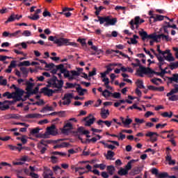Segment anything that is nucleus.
Segmentation results:
<instances>
[{
    "label": "nucleus",
    "mask_w": 178,
    "mask_h": 178,
    "mask_svg": "<svg viewBox=\"0 0 178 178\" xmlns=\"http://www.w3.org/2000/svg\"><path fill=\"white\" fill-rule=\"evenodd\" d=\"M98 19H95V22H99L100 24H104L106 27H108V26H115L116 23L118 22V18H112L111 19L110 16L106 17H101L97 16Z\"/></svg>",
    "instance_id": "nucleus-1"
},
{
    "label": "nucleus",
    "mask_w": 178,
    "mask_h": 178,
    "mask_svg": "<svg viewBox=\"0 0 178 178\" xmlns=\"http://www.w3.org/2000/svg\"><path fill=\"white\" fill-rule=\"evenodd\" d=\"M63 86V81L58 80L56 76H53L47 81V87H51V88H61Z\"/></svg>",
    "instance_id": "nucleus-2"
},
{
    "label": "nucleus",
    "mask_w": 178,
    "mask_h": 178,
    "mask_svg": "<svg viewBox=\"0 0 178 178\" xmlns=\"http://www.w3.org/2000/svg\"><path fill=\"white\" fill-rule=\"evenodd\" d=\"M52 140L48 139H42L38 143V148L40 149L41 154H45V151L48 149V145L51 144Z\"/></svg>",
    "instance_id": "nucleus-3"
},
{
    "label": "nucleus",
    "mask_w": 178,
    "mask_h": 178,
    "mask_svg": "<svg viewBox=\"0 0 178 178\" xmlns=\"http://www.w3.org/2000/svg\"><path fill=\"white\" fill-rule=\"evenodd\" d=\"M54 44H57L58 47H62L63 45H72V47H77V43L70 42L68 39L60 38H56L54 40Z\"/></svg>",
    "instance_id": "nucleus-4"
},
{
    "label": "nucleus",
    "mask_w": 178,
    "mask_h": 178,
    "mask_svg": "<svg viewBox=\"0 0 178 178\" xmlns=\"http://www.w3.org/2000/svg\"><path fill=\"white\" fill-rule=\"evenodd\" d=\"M145 20L141 19L140 17H135L134 19H131L129 22L131 30H134V29H138L140 27V24H143Z\"/></svg>",
    "instance_id": "nucleus-5"
},
{
    "label": "nucleus",
    "mask_w": 178,
    "mask_h": 178,
    "mask_svg": "<svg viewBox=\"0 0 178 178\" xmlns=\"http://www.w3.org/2000/svg\"><path fill=\"white\" fill-rule=\"evenodd\" d=\"M152 69L145 67L140 66L139 69L136 71L137 76L139 77H144V74H150V73H153Z\"/></svg>",
    "instance_id": "nucleus-6"
},
{
    "label": "nucleus",
    "mask_w": 178,
    "mask_h": 178,
    "mask_svg": "<svg viewBox=\"0 0 178 178\" xmlns=\"http://www.w3.org/2000/svg\"><path fill=\"white\" fill-rule=\"evenodd\" d=\"M138 34L141 37L143 41L147 40V38H149V40H154V38H155V33H152L150 35H148V33H147V31H139Z\"/></svg>",
    "instance_id": "nucleus-7"
},
{
    "label": "nucleus",
    "mask_w": 178,
    "mask_h": 178,
    "mask_svg": "<svg viewBox=\"0 0 178 178\" xmlns=\"http://www.w3.org/2000/svg\"><path fill=\"white\" fill-rule=\"evenodd\" d=\"M49 87L47 86L40 89V94H43L47 97H52L55 94V90L49 89Z\"/></svg>",
    "instance_id": "nucleus-8"
},
{
    "label": "nucleus",
    "mask_w": 178,
    "mask_h": 178,
    "mask_svg": "<svg viewBox=\"0 0 178 178\" xmlns=\"http://www.w3.org/2000/svg\"><path fill=\"white\" fill-rule=\"evenodd\" d=\"M72 99H73V94L67 93L64 95V98H63V105H70L72 103Z\"/></svg>",
    "instance_id": "nucleus-9"
},
{
    "label": "nucleus",
    "mask_w": 178,
    "mask_h": 178,
    "mask_svg": "<svg viewBox=\"0 0 178 178\" xmlns=\"http://www.w3.org/2000/svg\"><path fill=\"white\" fill-rule=\"evenodd\" d=\"M106 74H108V73H106V71L101 73V76L103 79L102 81L104 83V86L106 88H107V90H112V87L109 86V78H105L106 77Z\"/></svg>",
    "instance_id": "nucleus-10"
},
{
    "label": "nucleus",
    "mask_w": 178,
    "mask_h": 178,
    "mask_svg": "<svg viewBox=\"0 0 178 178\" xmlns=\"http://www.w3.org/2000/svg\"><path fill=\"white\" fill-rule=\"evenodd\" d=\"M159 170L157 168H152L151 170V172L153 175H155L156 177L158 178H166L168 177H169V174H168V172H161V173H158Z\"/></svg>",
    "instance_id": "nucleus-11"
},
{
    "label": "nucleus",
    "mask_w": 178,
    "mask_h": 178,
    "mask_svg": "<svg viewBox=\"0 0 178 178\" xmlns=\"http://www.w3.org/2000/svg\"><path fill=\"white\" fill-rule=\"evenodd\" d=\"M17 146H14L13 145H8V147L11 151H18V152H22V149H24L25 147H23V144L18 143L17 144Z\"/></svg>",
    "instance_id": "nucleus-12"
},
{
    "label": "nucleus",
    "mask_w": 178,
    "mask_h": 178,
    "mask_svg": "<svg viewBox=\"0 0 178 178\" xmlns=\"http://www.w3.org/2000/svg\"><path fill=\"white\" fill-rule=\"evenodd\" d=\"M58 70H60V73H65V72H66L65 66L63 64H60L58 65H56V67L53 68L51 73H53V74H56Z\"/></svg>",
    "instance_id": "nucleus-13"
},
{
    "label": "nucleus",
    "mask_w": 178,
    "mask_h": 178,
    "mask_svg": "<svg viewBox=\"0 0 178 178\" xmlns=\"http://www.w3.org/2000/svg\"><path fill=\"white\" fill-rule=\"evenodd\" d=\"M162 38L163 40L165 41H170L172 39L169 38V35H165L164 34H160V35H156L155 33V38L154 40L156 42H158L159 40H161Z\"/></svg>",
    "instance_id": "nucleus-14"
},
{
    "label": "nucleus",
    "mask_w": 178,
    "mask_h": 178,
    "mask_svg": "<svg viewBox=\"0 0 178 178\" xmlns=\"http://www.w3.org/2000/svg\"><path fill=\"white\" fill-rule=\"evenodd\" d=\"M165 54H168L167 56H165V55L163 56L165 60H168V62H175V57L173 56V54L170 53V49L165 50Z\"/></svg>",
    "instance_id": "nucleus-15"
},
{
    "label": "nucleus",
    "mask_w": 178,
    "mask_h": 178,
    "mask_svg": "<svg viewBox=\"0 0 178 178\" xmlns=\"http://www.w3.org/2000/svg\"><path fill=\"white\" fill-rule=\"evenodd\" d=\"M165 17V19H169V17H165L163 15H153L152 16L150 17V19H153V22H161V20H163V18Z\"/></svg>",
    "instance_id": "nucleus-16"
},
{
    "label": "nucleus",
    "mask_w": 178,
    "mask_h": 178,
    "mask_svg": "<svg viewBox=\"0 0 178 178\" xmlns=\"http://www.w3.org/2000/svg\"><path fill=\"white\" fill-rule=\"evenodd\" d=\"M83 122H85V126L90 127L91 124H94L95 122V118L92 117V118H88V117H86L83 118Z\"/></svg>",
    "instance_id": "nucleus-17"
},
{
    "label": "nucleus",
    "mask_w": 178,
    "mask_h": 178,
    "mask_svg": "<svg viewBox=\"0 0 178 178\" xmlns=\"http://www.w3.org/2000/svg\"><path fill=\"white\" fill-rule=\"evenodd\" d=\"M156 58L159 60L158 63V66L159 67V69H162V66H163V65H165V57H162V56L161 55H156Z\"/></svg>",
    "instance_id": "nucleus-18"
},
{
    "label": "nucleus",
    "mask_w": 178,
    "mask_h": 178,
    "mask_svg": "<svg viewBox=\"0 0 178 178\" xmlns=\"http://www.w3.org/2000/svg\"><path fill=\"white\" fill-rule=\"evenodd\" d=\"M47 131L48 134L51 136H56V127L55 125H51V127H47Z\"/></svg>",
    "instance_id": "nucleus-19"
},
{
    "label": "nucleus",
    "mask_w": 178,
    "mask_h": 178,
    "mask_svg": "<svg viewBox=\"0 0 178 178\" xmlns=\"http://www.w3.org/2000/svg\"><path fill=\"white\" fill-rule=\"evenodd\" d=\"M100 116L102 119H108V116H109V110L102 108L100 112Z\"/></svg>",
    "instance_id": "nucleus-20"
},
{
    "label": "nucleus",
    "mask_w": 178,
    "mask_h": 178,
    "mask_svg": "<svg viewBox=\"0 0 178 178\" xmlns=\"http://www.w3.org/2000/svg\"><path fill=\"white\" fill-rule=\"evenodd\" d=\"M26 91L27 92V94H30V92H31L32 90H33V87H34V83H30V81H27L26 82Z\"/></svg>",
    "instance_id": "nucleus-21"
},
{
    "label": "nucleus",
    "mask_w": 178,
    "mask_h": 178,
    "mask_svg": "<svg viewBox=\"0 0 178 178\" xmlns=\"http://www.w3.org/2000/svg\"><path fill=\"white\" fill-rule=\"evenodd\" d=\"M16 67V61L12 60L8 69L6 70V73H12V69Z\"/></svg>",
    "instance_id": "nucleus-22"
},
{
    "label": "nucleus",
    "mask_w": 178,
    "mask_h": 178,
    "mask_svg": "<svg viewBox=\"0 0 178 178\" xmlns=\"http://www.w3.org/2000/svg\"><path fill=\"white\" fill-rule=\"evenodd\" d=\"M13 94H14L15 97L16 95L17 97H19V98H22V97H23V94H24V90L18 88L17 90H15V92H13Z\"/></svg>",
    "instance_id": "nucleus-23"
},
{
    "label": "nucleus",
    "mask_w": 178,
    "mask_h": 178,
    "mask_svg": "<svg viewBox=\"0 0 178 178\" xmlns=\"http://www.w3.org/2000/svg\"><path fill=\"white\" fill-rule=\"evenodd\" d=\"M72 129H73V125L72 124V123L70 122H67V124H65V125L63 127V133H66L67 131H69V130H72Z\"/></svg>",
    "instance_id": "nucleus-24"
},
{
    "label": "nucleus",
    "mask_w": 178,
    "mask_h": 178,
    "mask_svg": "<svg viewBox=\"0 0 178 178\" xmlns=\"http://www.w3.org/2000/svg\"><path fill=\"white\" fill-rule=\"evenodd\" d=\"M165 160L168 162L169 165H175L176 163V161L172 160V156H170L169 152H167Z\"/></svg>",
    "instance_id": "nucleus-25"
},
{
    "label": "nucleus",
    "mask_w": 178,
    "mask_h": 178,
    "mask_svg": "<svg viewBox=\"0 0 178 178\" xmlns=\"http://www.w3.org/2000/svg\"><path fill=\"white\" fill-rule=\"evenodd\" d=\"M112 66H118V65L115 63H110L107 66H106V70L105 72L106 73H107V74H109V73H111V72L113 70V69L112 68Z\"/></svg>",
    "instance_id": "nucleus-26"
},
{
    "label": "nucleus",
    "mask_w": 178,
    "mask_h": 178,
    "mask_svg": "<svg viewBox=\"0 0 178 178\" xmlns=\"http://www.w3.org/2000/svg\"><path fill=\"white\" fill-rule=\"evenodd\" d=\"M178 92V85H175V88L171 90L170 92L167 93V97H170V95H173V94H177Z\"/></svg>",
    "instance_id": "nucleus-27"
},
{
    "label": "nucleus",
    "mask_w": 178,
    "mask_h": 178,
    "mask_svg": "<svg viewBox=\"0 0 178 178\" xmlns=\"http://www.w3.org/2000/svg\"><path fill=\"white\" fill-rule=\"evenodd\" d=\"M70 144L69 143L66 142H62L59 145H56L54 147V149H56V148H64L65 147H69Z\"/></svg>",
    "instance_id": "nucleus-28"
},
{
    "label": "nucleus",
    "mask_w": 178,
    "mask_h": 178,
    "mask_svg": "<svg viewBox=\"0 0 178 178\" xmlns=\"http://www.w3.org/2000/svg\"><path fill=\"white\" fill-rule=\"evenodd\" d=\"M15 20H16V15H15V13H13L5 22V24H8V23H11L12 22H15Z\"/></svg>",
    "instance_id": "nucleus-29"
},
{
    "label": "nucleus",
    "mask_w": 178,
    "mask_h": 178,
    "mask_svg": "<svg viewBox=\"0 0 178 178\" xmlns=\"http://www.w3.org/2000/svg\"><path fill=\"white\" fill-rule=\"evenodd\" d=\"M168 80L170 83H173V81L178 83V74H173L172 77L168 78Z\"/></svg>",
    "instance_id": "nucleus-30"
},
{
    "label": "nucleus",
    "mask_w": 178,
    "mask_h": 178,
    "mask_svg": "<svg viewBox=\"0 0 178 178\" xmlns=\"http://www.w3.org/2000/svg\"><path fill=\"white\" fill-rule=\"evenodd\" d=\"M136 84L138 87V88H145V86H144V82H143L142 80L138 79L137 81L136 82Z\"/></svg>",
    "instance_id": "nucleus-31"
},
{
    "label": "nucleus",
    "mask_w": 178,
    "mask_h": 178,
    "mask_svg": "<svg viewBox=\"0 0 178 178\" xmlns=\"http://www.w3.org/2000/svg\"><path fill=\"white\" fill-rule=\"evenodd\" d=\"M161 115L163 118H170L173 116V112H172V111L164 112V113H162Z\"/></svg>",
    "instance_id": "nucleus-32"
},
{
    "label": "nucleus",
    "mask_w": 178,
    "mask_h": 178,
    "mask_svg": "<svg viewBox=\"0 0 178 178\" xmlns=\"http://www.w3.org/2000/svg\"><path fill=\"white\" fill-rule=\"evenodd\" d=\"M19 34H22V31L19 30V31H16L15 32H14L13 33H10V38H17L19 37Z\"/></svg>",
    "instance_id": "nucleus-33"
},
{
    "label": "nucleus",
    "mask_w": 178,
    "mask_h": 178,
    "mask_svg": "<svg viewBox=\"0 0 178 178\" xmlns=\"http://www.w3.org/2000/svg\"><path fill=\"white\" fill-rule=\"evenodd\" d=\"M3 97H7L8 99H10V98H15V93H10L9 92H6L3 94Z\"/></svg>",
    "instance_id": "nucleus-34"
},
{
    "label": "nucleus",
    "mask_w": 178,
    "mask_h": 178,
    "mask_svg": "<svg viewBox=\"0 0 178 178\" xmlns=\"http://www.w3.org/2000/svg\"><path fill=\"white\" fill-rule=\"evenodd\" d=\"M152 83H153V84H155L156 86H159V83H162V79H159V78H154L151 79Z\"/></svg>",
    "instance_id": "nucleus-35"
},
{
    "label": "nucleus",
    "mask_w": 178,
    "mask_h": 178,
    "mask_svg": "<svg viewBox=\"0 0 178 178\" xmlns=\"http://www.w3.org/2000/svg\"><path fill=\"white\" fill-rule=\"evenodd\" d=\"M169 67L171 70H175V69H177L178 68V61H177L175 63H171L169 65Z\"/></svg>",
    "instance_id": "nucleus-36"
},
{
    "label": "nucleus",
    "mask_w": 178,
    "mask_h": 178,
    "mask_svg": "<svg viewBox=\"0 0 178 178\" xmlns=\"http://www.w3.org/2000/svg\"><path fill=\"white\" fill-rule=\"evenodd\" d=\"M107 171L111 175V176H112V175H113V173H115V167L113 165L107 166Z\"/></svg>",
    "instance_id": "nucleus-37"
},
{
    "label": "nucleus",
    "mask_w": 178,
    "mask_h": 178,
    "mask_svg": "<svg viewBox=\"0 0 178 178\" xmlns=\"http://www.w3.org/2000/svg\"><path fill=\"white\" fill-rule=\"evenodd\" d=\"M128 173H129V171H127V170L124 168H121L118 171V175H120V176H126V175H127Z\"/></svg>",
    "instance_id": "nucleus-38"
},
{
    "label": "nucleus",
    "mask_w": 178,
    "mask_h": 178,
    "mask_svg": "<svg viewBox=\"0 0 178 178\" xmlns=\"http://www.w3.org/2000/svg\"><path fill=\"white\" fill-rule=\"evenodd\" d=\"M8 166V168H12V164L8 163L7 162L5 161H2L0 163V170H2L3 167H6Z\"/></svg>",
    "instance_id": "nucleus-39"
},
{
    "label": "nucleus",
    "mask_w": 178,
    "mask_h": 178,
    "mask_svg": "<svg viewBox=\"0 0 178 178\" xmlns=\"http://www.w3.org/2000/svg\"><path fill=\"white\" fill-rule=\"evenodd\" d=\"M102 95L106 98L108 97H111V95H112V92L108 90V89H106L102 92Z\"/></svg>",
    "instance_id": "nucleus-40"
},
{
    "label": "nucleus",
    "mask_w": 178,
    "mask_h": 178,
    "mask_svg": "<svg viewBox=\"0 0 178 178\" xmlns=\"http://www.w3.org/2000/svg\"><path fill=\"white\" fill-rule=\"evenodd\" d=\"M40 114H28L26 115V118H28V119H35L40 118Z\"/></svg>",
    "instance_id": "nucleus-41"
},
{
    "label": "nucleus",
    "mask_w": 178,
    "mask_h": 178,
    "mask_svg": "<svg viewBox=\"0 0 178 178\" xmlns=\"http://www.w3.org/2000/svg\"><path fill=\"white\" fill-rule=\"evenodd\" d=\"M169 101H178V95H172L168 97Z\"/></svg>",
    "instance_id": "nucleus-42"
},
{
    "label": "nucleus",
    "mask_w": 178,
    "mask_h": 178,
    "mask_svg": "<svg viewBox=\"0 0 178 178\" xmlns=\"http://www.w3.org/2000/svg\"><path fill=\"white\" fill-rule=\"evenodd\" d=\"M107 156H108V157H107V159L111 160V159H112V158H113L115 156V152H113L111 150H108L107 152Z\"/></svg>",
    "instance_id": "nucleus-43"
},
{
    "label": "nucleus",
    "mask_w": 178,
    "mask_h": 178,
    "mask_svg": "<svg viewBox=\"0 0 178 178\" xmlns=\"http://www.w3.org/2000/svg\"><path fill=\"white\" fill-rule=\"evenodd\" d=\"M8 84V80L3 79V76H0V86H6Z\"/></svg>",
    "instance_id": "nucleus-44"
},
{
    "label": "nucleus",
    "mask_w": 178,
    "mask_h": 178,
    "mask_svg": "<svg viewBox=\"0 0 178 178\" xmlns=\"http://www.w3.org/2000/svg\"><path fill=\"white\" fill-rule=\"evenodd\" d=\"M146 137H150V138L153 136H156V137H158V134L156 132H152V131H149L145 134Z\"/></svg>",
    "instance_id": "nucleus-45"
},
{
    "label": "nucleus",
    "mask_w": 178,
    "mask_h": 178,
    "mask_svg": "<svg viewBox=\"0 0 178 178\" xmlns=\"http://www.w3.org/2000/svg\"><path fill=\"white\" fill-rule=\"evenodd\" d=\"M157 52H159V55H163V56L166 55V50L163 51L162 50H161L160 45H157Z\"/></svg>",
    "instance_id": "nucleus-46"
},
{
    "label": "nucleus",
    "mask_w": 178,
    "mask_h": 178,
    "mask_svg": "<svg viewBox=\"0 0 178 178\" xmlns=\"http://www.w3.org/2000/svg\"><path fill=\"white\" fill-rule=\"evenodd\" d=\"M40 90V88L38 86L35 87L33 90H31L29 95H33L34 94H38V90Z\"/></svg>",
    "instance_id": "nucleus-47"
},
{
    "label": "nucleus",
    "mask_w": 178,
    "mask_h": 178,
    "mask_svg": "<svg viewBox=\"0 0 178 178\" xmlns=\"http://www.w3.org/2000/svg\"><path fill=\"white\" fill-rule=\"evenodd\" d=\"M20 70L21 72H22V74H24V76H25V77H27V74L29 73V71H27V68L24 67H21Z\"/></svg>",
    "instance_id": "nucleus-48"
},
{
    "label": "nucleus",
    "mask_w": 178,
    "mask_h": 178,
    "mask_svg": "<svg viewBox=\"0 0 178 178\" xmlns=\"http://www.w3.org/2000/svg\"><path fill=\"white\" fill-rule=\"evenodd\" d=\"M102 137L99 135H97L96 137H93L92 138L90 141H91L92 143H97V141H98V140H101Z\"/></svg>",
    "instance_id": "nucleus-49"
},
{
    "label": "nucleus",
    "mask_w": 178,
    "mask_h": 178,
    "mask_svg": "<svg viewBox=\"0 0 178 178\" xmlns=\"http://www.w3.org/2000/svg\"><path fill=\"white\" fill-rule=\"evenodd\" d=\"M52 176H54V173L52 172L43 173L44 178H51V177H52Z\"/></svg>",
    "instance_id": "nucleus-50"
},
{
    "label": "nucleus",
    "mask_w": 178,
    "mask_h": 178,
    "mask_svg": "<svg viewBox=\"0 0 178 178\" xmlns=\"http://www.w3.org/2000/svg\"><path fill=\"white\" fill-rule=\"evenodd\" d=\"M29 19H30L31 20H38V19H40V15H37V14H34L33 16H29L28 17Z\"/></svg>",
    "instance_id": "nucleus-51"
},
{
    "label": "nucleus",
    "mask_w": 178,
    "mask_h": 178,
    "mask_svg": "<svg viewBox=\"0 0 178 178\" xmlns=\"http://www.w3.org/2000/svg\"><path fill=\"white\" fill-rule=\"evenodd\" d=\"M113 52H115V54H119L120 55H121V56H123V58H129L128 55L123 54V52L119 50H113Z\"/></svg>",
    "instance_id": "nucleus-52"
},
{
    "label": "nucleus",
    "mask_w": 178,
    "mask_h": 178,
    "mask_svg": "<svg viewBox=\"0 0 178 178\" xmlns=\"http://www.w3.org/2000/svg\"><path fill=\"white\" fill-rule=\"evenodd\" d=\"M76 91L79 93V95H84V92L83 91V88L81 86L76 88Z\"/></svg>",
    "instance_id": "nucleus-53"
},
{
    "label": "nucleus",
    "mask_w": 178,
    "mask_h": 178,
    "mask_svg": "<svg viewBox=\"0 0 178 178\" xmlns=\"http://www.w3.org/2000/svg\"><path fill=\"white\" fill-rule=\"evenodd\" d=\"M130 40H131V42L129 40L127 41V43L129 44H133L134 45H136V44H137L138 42V41H137V40L134 39L133 38H131Z\"/></svg>",
    "instance_id": "nucleus-54"
},
{
    "label": "nucleus",
    "mask_w": 178,
    "mask_h": 178,
    "mask_svg": "<svg viewBox=\"0 0 178 178\" xmlns=\"http://www.w3.org/2000/svg\"><path fill=\"white\" fill-rule=\"evenodd\" d=\"M95 74H97V68L94 67L92 71L89 72L88 76L89 77H92V76H95Z\"/></svg>",
    "instance_id": "nucleus-55"
},
{
    "label": "nucleus",
    "mask_w": 178,
    "mask_h": 178,
    "mask_svg": "<svg viewBox=\"0 0 178 178\" xmlns=\"http://www.w3.org/2000/svg\"><path fill=\"white\" fill-rule=\"evenodd\" d=\"M136 123H138V124H143V123H145V120L144 119H140V118H135Z\"/></svg>",
    "instance_id": "nucleus-56"
},
{
    "label": "nucleus",
    "mask_w": 178,
    "mask_h": 178,
    "mask_svg": "<svg viewBox=\"0 0 178 178\" xmlns=\"http://www.w3.org/2000/svg\"><path fill=\"white\" fill-rule=\"evenodd\" d=\"M19 66H30V61H23L19 63Z\"/></svg>",
    "instance_id": "nucleus-57"
},
{
    "label": "nucleus",
    "mask_w": 178,
    "mask_h": 178,
    "mask_svg": "<svg viewBox=\"0 0 178 178\" xmlns=\"http://www.w3.org/2000/svg\"><path fill=\"white\" fill-rule=\"evenodd\" d=\"M78 42L81 44L82 47H87V43L86 42V39H78Z\"/></svg>",
    "instance_id": "nucleus-58"
},
{
    "label": "nucleus",
    "mask_w": 178,
    "mask_h": 178,
    "mask_svg": "<svg viewBox=\"0 0 178 178\" xmlns=\"http://www.w3.org/2000/svg\"><path fill=\"white\" fill-rule=\"evenodd\" d=\"M133 122V120L130 118H127L125 120L124 124V126H129V124H131V123Z\"/></svg>",
    "instance_id": "nucleus-59"
},
{
    "label": "nucleus",
    "mask_w": 178,
    "mask_h": 178,
    "mask_svg": "<svg viewBox=\"0 0 178 178\" xmlns=\"http://www.w3.org/2000/svg\"><path fill=\"white\" fill-rule=\"evenodd\" d=\"M56 65H55L54 63H47L46 65L44 66V67L47 68V69H54V67H55Z\"/></svg>",
    "instance_id": "nucleus-60"
},
{
    "label": "nucleus",
    "mask_w": 178,
    "mask_h": 178,
    "mask_svg": "<svg viewBox=\"0 0 178 178\" xmlns=\"http://www.w3.org/2000/svg\"><path fill=\"white\" fill-rule=\"evenodd\" d=\"M22 35H24V37H30V35H31V31H24V32L22 33Z\"/></svg>",
    "instance_id": "nucleus-61"
},
{
    "label": "nucleus",
    "mask_w": 178,
    "mask_h": 178,
    "mask_svg": "<svg viewBox=\"0 0 178 178\" xmlns=\"http://www.w3.org/2000/svg\"><path fill=\"white\" fill-rule=\"evenodd\" d=\"M38 133H40V128L33 129L31 131V134H38Z\"/></svg>",
    "instance_id": "nucleus-62"
},
{
    "label": "nucleus",
    "mask_w": 178,
    "mask_h": 178,
    "mask_svg": "<svg viewBox=\"0 0 178 178\" xmlns=\"http://www.w3.org/2000/svg\"><path fill=\"white\" fill-rule=\"evenodd\" d=\"M111 95H112V97H113V98H117V99L120 98V92H114V93H112Z\"/></svg>",
    "instance_id": "nucleus-63"
},
{
    "label": "nucleus",
    "mask_w": 178,
    "mask_h": 178,
    "mask_svg": "<svg viewBox=\"0 0 178 178\" xmlns=\"http://www.w3.org/2000/svg\"><path fill=\"white\" fill-rule=\"evenodd\" d=\"M172 51L175 52V58L178 59V47H172Z\"/></svg>",
    "instance_id": "nucleus-64"
}]
</instances>
